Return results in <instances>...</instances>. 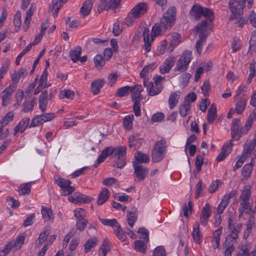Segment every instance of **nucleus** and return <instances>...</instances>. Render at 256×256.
Instances as JSON below:
<instances>
[{
  "label": "nucleus",
  "mask_w": 256,
  "mask_h": 256,
  "mask_svg": "<svg viewBox=\"0 0 256 256\" xmlns=\"http://www.w3.org/2000/svg\"><path fill=\"white\" fill-rule=\"evenodd\" d=\"M126 147L125 146H121L116 148H114L112 146L106 148L102 150V153L99 156L94 166L95 168L98 167V165L109 156L112 158L118 156V160L114 162L113 166L122 168L124 167L126 163Z\"/></svg>",
  "instance_id": "1"
},
{
  "label": "nucleus",
  "mask_w": 256,
  "mask_h": 256,
  "mask_svg": "<svg viewBox=\"0 0 256 256\" xmlns=\"http://www.w3.org/2000/svg\"><path fill=\"white\" fill-rule=\"evenodd\" d=\"M176 18V8L174 6L170 7L164 14L160 20V24H155L152 28V32L155 36H159L168 29H170L174 25Z\"/></svg>",
  "instance_id": "2"
},
{
  "label": "nucleus",
  "mask_w": 256,
  "mask_h": 256,
  "mask_svg": "<svg viewBox=\"0 0 256 256\" xmlns=\"http://www.w3.org/2000/svg\"><path fill=\"white\" fill-rule=\"evenodd\" d=\"M245 4L246 0H230L228 2L229 8L232 12L230 20H233L239 19L238 24L240 28L248 22V20L242 18Z\"/></svg>",
  "instance_id": "3"
},
{
  "label": "nucleus",
  "mask_w": 256,
  "mask_h": 256,
  "mask_svg": "<svg viewBox=\"0 0 256 256\" xmlns=\"http://www.w3.org/2000/svg\"><path fill=\"white\" fill-rule=\"evenodd\" d=\"M256 114L254 112L248 116L244 128H243L240 124V120L238 118H234L232 122L231 132L232 138L235 140H238L241 137L242 134H246L251 128V126L254 118H255Z\"/></svg>",
  "instance_id": "4"
},
{
  "label": "nucleus",
  "mask_w": 256,
  "mask_h": 256,
  "mask_svg": "<svg viewBox=\"0 0 256 256\" xmlns=\"http://www.w3.org/2000/svg\"><path fill=\"white\" fill-rule=\"evenodd\" d=\"M148 6L146 3L140 2L136 4L128 13L125 19V24L128 26L133 24L136 19L140 18L146 12Z\"/></svg>",
  "instance_id": "5"
},
{
  "label": "nucleus",
  "mask_w": 256,
  "mask_h": 256,
  "mask_svg": "<svg viewBox=\"0 0 256 256\" xmlns=\"http://www.w3.org/2000/svg\"><path fill=\"white\" fill-rule=\"evenodd\" d=\"M164 78L160 76H156L154 78L156 90H154V83L152 82H148L147 79H144V85L146 88L148 94L150 96H154L159 94L162 90L163 87L162 82Z\"/></svg>",
  "instance_id": "6"
},
{
  "label": "nucleus",
  "mask_w": 256,
  "mask_h": 256,
  "mask_svg": "<svg viewBox=\"0 0 256 256\" xmlns=\"http://www.w3.org/2000/svg\"><path fill=\"white\" fill-rule=\"evenodd\" d=\"M166 148V142L164 139L157 141L152 152V160L158 162L164 157Z\"/></svg>",
  "instance_id": "7"
},
{
  "label": "nucleus",
  "mask_w": 256,
  "mask_h": 256,
  "mask_svg": "<svg viewBox=\"0 0 256 256\" xmlns=\"http://www.w3.org/2000/svg\"><path fill=\"white\" fill-rule=\"evenodd\" d=\"M192 60V52L186 50L180 56L176 62V67L175 71L184 72L186 71L188 64Z\"/></svg>",
  "instance_id": "8"
},
{
  "label": "nucleus",
  "mask_w": 256,
  "mask_h": 256,
  "mask_svg": "<svg viewBox=\"0 0 256 256\" xmlns=\"http://www.w3.org/2000/svg\"><path fill=\"white\" fill-rule=\"evenodd\" d=\"M54 181L62 188L64 196L70 194L75 190L74 187L70 186L72 182L70 180H66L58 176H55Z\"/></svg>",
  "instance_id": "9"
},
{
  "label": "nucleus",
  "mask_w": 256,
  "mask_h": 256,
  "mask_svg": "<svg viewBox=\"0 0 256 256\" xmlns=\"http://www.w3.org/2000/svg\"><path fill=\"white\" fill-rule=\"evenodd\" d=\"M25 238L23 236H18L15 240L10 241L8 242L5 248L1 250L2 256H5L8 254L12 249L15 250H19L21 248L22 246L24 244Z\"/></svg>",
  "instance_id": "10"
},
{
  "label": "nucleus",
  "mask_w": 256,
  "mask_h": 256,
  "mask_svg": "<svg viewBox=\"0 0 256 256\" xmlns=\"http://www.w3.org/2000/svg\"><path fill=\"white\" fill-rule=\"evenodd\" d=\"M153 34L150 36V30L148 28H144L142 32L144 36V42L145 49L147 52H149L151 48V42H152L155 37L156 36L154 35V34L152 31V34Z\"/></svg>",
  "instance_id": "11"
},
{
  "label": "nucleus",
  "mask_w": 256,
  "mask_h": 256,
  "mask_svg": "<svg viewBox=\"0 0 256 256\" xmlns=\"http://www.w3.org/2000/svg\"><path fill=\"white\" fill-rule=\"evenodd\" d=\"M16 88L14 85L10 84V86L4 89L2 92V106H6L9 103V99L10 98L12 93L16 90Z\"/></svg>",
  "instance_id": "12"
},
{
  "label": "nucleus",
  "mask_w": 256,
  "mask_h": 256,
  "mask_svg": "<svg viewBox=\"0 0 256 256\" xmlns=\"http://www.w3.org/2000/svg\"><path fill=\"white\" fill-rule=\"evenodd\" d=\"M176 60L175 57L173 56H169L161 66L160 68V72L162 74L168 73L170 72L171 68L174 65Z\"/></svg>",
  "instance_id": "13"
},
{
  "label": "nucleus",
  "mask_w": 256,
  "mask_h": 256,
  "mask_svg": "<svg viewBox=\"0 0 256 256\" xmlns=\"http://www.w3.org/2000/svg\"><path fill=\"white\" fill-rule=\"evenodd\" d=\"M142 88L140 84H136L130 87V92H132V101L141 100L143 99V96L141 94Z\"/></svg>",
  "instance_id": "14"
},
{
  "label": "nucleus",
  "mask_w": 256,
  "mask_h": 256,
  "mask_svg": "<svg viewBox=\"0 0 256 256\" xmlns=\"http://www.w3.org/2000/svg\"><path fill=\"white\" fill-rule=\"evenodd\" d=\"M196 31L198 34V36L206 38L210 32L208 30V22L206 20H202L196 27Z\"/></svg>",
  "instance_id": "15"
},
{
  "label": "nucleus",
  "mask_w": 256,
  "mask_h": 256,
  "mask_svg": "<svg viewBox=\"0 0 256 256\" xmlns=\"http://www.w3.org/2000/svg\"><path fill=\"white\" fill-rule=\"evenodd\" d=\"M133 166L134 169V174L137 178L140 180H143L148 174V169L136 162L134 163Z\"/></svg>",
  "instance_id": "16"
},
{
  "label": "nucleus",
  "mask_w": 256,
  "mask_h": 256,
  "mask_svg": "<svg viewBox=\"0 0 256 256\" xmlns=\"http://www.w3.org/2000/svg\"><path fill=\"white\" fill-rule=\"evenodd\" d=\"M210 207L208 204H206L202 208L200 216V223L204 226H206L208 223V219L210 216Z\"/></svg>",
  "instance_id": "17"
},
{
  "label": "nucleus",
  "mask_w": 256,
  "mask_h": 256,
  "mask_svg": "<svg viewBox=\"0 0 256 256\" xmlns=\"http://www.w3.org/2000/svg\"><path fill=\"white\" fill-rule=\"evenodd\" d=\"M105 80L104 79H98L93 81L90 86V88L94 94H98L100 89L103 87Z\"/></svg>",
  "instance_id": "18"
},
{
  "label": "nucleus",
  "mask_w": 256,
  "mask_h": 256,
  "mask_svg": "<svg viewBox=\"0 0 256 256\" xmlns=\"http://www.w3.org/2000/svg\"><path fill=\"white\" fill-rule=\"evenodd\" d=\"M30 118L28 117L24 118L15 127L14 129V135H16L18 132H24L30 123Z\"/></svg>",
  "instance_id": "19"
},
{
  "label": "nucleus",
  "mask_w": 256,
  "mask_h": 256,
  "mask_svg": "<svg viewBox=\"0 0 256 256\" xmlns=\"http://www.w3.org/2000/svg\"><path fill=\"white\" fill-rule=\"evenodd\" d=\"M92 1L90 0H86L80 9V14L83 17H85L89 14L92 8Z\"/></svg>",
  "instance_id": "20"
},
{
  "label": "nucleus",
  "mask_w": 256,
  "mask_h": 256,
  "mask_svg": "<svg viewBox=\"0 0 256 256\" xmlns=\"http://www.w3.org/2000/svg\"><path fill=\"white\" fill-rule=\"evenodd\" d=\"M110 196V192L106 188H104L102 192L98 194L97 200L98 205H102L104 203Z\"/></svg>",
  "instance_id": "21"
},
{
  "label": "nucleus",
  "mask_w": 256,
  "mask_h": 256,
  "mask_svg": "<svg viewBox=\"0 0 256 256\" xmlns=\"http://www.w3.org/2000/svg\"><path fill=\"white\" fill-rule=\"evenodd\" d=\"M216 117V106L214 103L212 104L208 110V114L207 116L208 122L210 124H212Z\"/></svg>",
  "instance_id": "22"
},
{
  "label": "nucleus",
  "mask_w": 256,
  "mask_h": 256,
  "mask_svg": "<svg viewBox=\"0 0 256 256\" xmlns=\"http://www.w3.org/2000/svg\"><path fill=\"white\" fill-rule=\"evenodd\" d=\"M28 72L26 70L22 68L18 71L17 72H16L12 75V80L15 84H16L18 82L21 78L26 76Z\"/></svg>",
  "instance_id": "23"
},
{
  "label": "nucleus",
  "mask_w": 256,
  "mask_h": 256,
  "mask_svg": "<svg viewBox=\"0 0 256 256\" xmlns=\"http://www.w3.org/2000/svg\"><path fill=\"white\" fill-rule=\"evenodd\" d=\"M146 243L140 240H136L134 242V249L138 252L146 254L147 248Z\"/></svg>",
  "instance_id": "24"
},
{
  "label": "nucleus",
  "mask_w": 256,
  "mask_h": 256,
  "mask_svg": "<svg viewBox=\"0 0 256 256\" xmlns=\"http://www.w3.org/2000/svg\"><path fill=\"white\" fill-rule=\"evenodd\" d=\"M41 213L42 218L44 219V222H48L51 220H53L54 216L51 208L42 206L41 210Z\"/></svg>",
  "instance_id": "25"
},
{
  "label": "nucleus",
  "mask_w": 256,
  "mask_h": 256,
  "mask_svg": "<svg viewBox=\"0 0 256 256\" xmlns=\"http://www.w3.org/2000/svg\"><path fill=\"white\" fill-rule=\"evenodd\" d=\"M136 210L135 208H132L130 211L128 212L127 218L128 224L131 227H132L135 222L137 220V214H136Z\"/></svg>",
  "instance_id": "26"
},
{
  "label": "nucleus",
  "mask_w": 256,
  "mask_h": 256,
  "mask_svg": "<svg viewBox=\"0 0 256 256\" xmlns=\"http://www.w3.org/2000/svg\"><path fill=\"white\" fill-rule=\"evenodd\" d=\"M82 50L80 46H77L70 52V56L74 62L78 61V58L82 53Z\"/></svg>",
  "instance_id": "27"
},
{
  "label": "nucleus",
  "mask_w": 256,
  "mask_h": 256,
  "mask_svg": "<svg viewBox=\"0 0 256 256\" xmlns=\"http://www.w3.org/2000/svg\"><path fill=\"white\" fill-rule=\"evenodd\" d=\"M34 10V7L33 4H32L29 10L26 13L25 21L24 22V28H25L26 30L28 28L31 20V17L33 14Z\"/></svg>",
  "instance_id": "28"
},
{
  "label": "nucleus",
  "mask_w": 256,
  "mask_h": 256,
  "mask_svg": "<svg viewBox=\"0 0 256 256\" xmlns=\"http://www.w3.org/2000/svg\"><path fill=\"white\" fill-rule=\"evenodd\" d=\"M191 108V104L187 101H184V102L180 106V113L182 116L184 117L190 113Z\"/></svg>",
  "instance_id": "29"
},
{
  "label": "nucleus",
  "mask_w": 256,
  "mask_h": 256,
  "mask_svg": "<svg viewBox=\"0 0 256 256\" xmlns=\"http://www.w3.org/2000/svg\"><path fill=\"white\" fill-rule=\"evenodd\" d=\"M74 196H76L75 199L76 200V204L88 203L90 202L92 200V198H88L86 195L82 194L79 192L74 193Z\"/></svg>",
  "instance_id": "30"
},
{
  "label": "nucleus",
  "mask_w": 256,
  "mask_h": 256,
  "mask_svg": "<svg viewBox=\"0 0 256 256\" xmlns=\"http://www.w3.org/2000/svg\"><path fill=\"white\" fill-rule=\"evenodd\" d=\"M177 93L178 92H172L169 98L168 104L171 110L173 109L176 106L180 98V94ZM178 93H180V92H178Z\"/></svg>",
  "instance_id": "31"
},
{
  "label": "nucleus",
  "mask_w": 256,
  "mask_h": 256,
  "mask_svg": "<svg viewBox=\"0 0 256 256\" xmlns=\"http://www.w3.org/2000/svg\"><path fill=\"white\" fill-rule=\"evenodd\" d=\"M253 164L252 162L245 164L242 170V174L244 178L246 180L250 177L252 170Z\"/></svg>",
  "instance_id": "32"
},
{
  "label": "nucleus",
  "mask_w": 256,
  "mask_h": 256,
  "mask_svg": "<svg viewBox=\"0 0 256 256\" xmlns=\"http://www.w3.org/2000/svg\"><path fill=\"white\" fill-rule=\"evenodd\" d=\"M203 7L197 4L194 5L191 10V14L196 19H200L202 16Z\"/></svg>",
  "instance_id": "33"
},
{
  "label": "nucleus",
  "mask_w": 256,
  "mask_h": 256,
  "mask_svg": "<svg viewBox=\"0 0 256 256\" xmlns=\"http://www.w3.org/2000/svg\"><path fill=\"white\" fill-rule=\"evenodd\" d=\"M246 102L247 99L245 98H242L236 104V110L238 114H242L244 110Z\"/></svg>",
  "instance_id": "34"
},
{
  "label": "nucleus",
  "mask_w": 256,
  "mask_h": 256,
  "mask_svg": "<svg viewBox=\"0 0 256 256\" xmlns=\"http://www.w3.org/2000/svg\"><path fill=\"white\" fill-rule=\"evenodd\" d=\"M222 227L220 226L214 232V237L213 238L212 242L214 248H218L220 246V236L222 234Z\"/></svg>",
  "instance_id": "35"
},
{
  "label": "nucleus",
  "mask_w": 256,
  "mask_h": 256,
  "mask_svg": "<svg viewBox=\"0 0 256 256\" xmlns=\"http://www.w3.org/2000/svg\"><path fill=\"white\" fill-rule=\"evenodd\" d=\"M134 115L130 114L125 116L123 120V125L126 129L130 130L132 126Z\"/></svg>",
  "instance_id": "36"
},
{
  "label": "nucleus",
  "mask_w": 256,
  "mask_h": 256,
  "mask_svg": "<svg viewBox=\"0 0 256 256\" xmlns=\"http://www.w3.org/2000/svg\"><path fill=\"white\" fill-rule=\"evenodd\" d=\"M251 191L248 186H246L244 188L243 192L240 197L242 200V202H248L250 197Z\"/></svg>",
  "instance_id": "37"
},
{
  "label": "nucleus",
  "mask_w": 256,
  "mask_h": 256,
  "mask_svg": "<svg viewBox=\"0 0 256 256\" xmlns=\"http://www.w3.org/2000/svg\"><path fill=\"white\" fill-rule=\"evenodd\" d=\"M100 222L105 226H115L116 228H120V226L115 219H104L99 218Z\"/></svg>",
  "instance_id": "38"
},
{
  "label": "nucleus",
  "mask_w": 256,
  "mask_h": 256,
  "mask_svg": "<svg viewBox=\"0 0 256 256\" xmlns=\"http://www.w3.org/2000/svg\"><path fill=\"white\" fill-rule=\"evenodd\" d=\"M136 160L141 163L147 162L149 161V156L141 152H138L135 154Z\"/></svg>",
  "instance_id": "39"
},
{
  "label": "nucleus",
  "mask_w": 256,
  "mask_h": 256,
  "mask_svg": "<svg viewBox=\"0 0 256 256\" xmlns=\"http://www.w3.org/2000/svg\"><path fill=\"white\" fill-rule=\"evenodd\" d=\"M196 226L194 228L192 235L193 238L195 242L199 243L200 241L202 235L200 232L199 224L198 222L195 223Z\"/></svg>",
  "instance_id": "40"
},
{
  "label": "nucleus",
  "mask_w": 256,
  "mask_h": 256,
  "mask_svg": "<svg viewBox=\"0 0 256 256\" xmlns=\"http://www.w3.org/2000/svg\"><path fill=\"white\" fill-rule=\"evenodd\" d=\"M44 122H45L44 120V119L42 115L40 116H36L32 119L31 123L29 126V128H32L38 126Z\"/></svg>",
  "instance_id": "41"
},
{
  "label": "nucleus",
  "mask_w": 256,
  "mask_h": 256,
  "mask_svg": "<svg viewBox=\"0 0 256 256\" xmlns=\"http://www.w3.org/2000/svg\"><path fill=\"white\" fill-rule=\"evenodd\" d=\"M21 13L20 11H17L14 16V24L15 26V30L18 32L22 25Z\"/></svg>",
  "instance_id": "42"
},
{
  "label": "nucleus",
  "mask_w": 256,
  "mask_h": 256,
  "mask_svg": "<svg viewBox=\"0 0 256 256\" xmlns=\"http://www.w3.org/2000/svg\"><path fill=\"white\" fill-rule=\"evenodd\" d=\"M138 233L140 234V238L144 239L146 242L149 241V232L148 230L144 228H140L138 230Z\"/></svg>",
  "instance_id": "43"
},
{
  "label": "nucleus",
  "mask_w": 256,
  "mask_h": 256,
  "mask_svg": "<svg viewBox=\"0 0 256 256\" xmlns=\"http://www.w3.org/2000/svg\"><path fill=\"white\" fill-rule=\"evenodd\" d=\"M94 62L98 70H100L105 64L104 60L101 54H97L94 58Z\"/></svg>",
  "instance_id": "44"
},
{
  "label": "nucleus",
  "mask_w": 256,
  "mask_h": 256,
  "mask_svg": "<svg viewBox=\"0 0 256 256\" xmlns=\"http://www.w3.org/2000/svg\"><path fill=\"white\" fill-rule=\"evenodd\" d=\"M256 146V136H255V138L253 140L251 144L248 146L246 148L244 149L243 152V154L244 156H246V157H248L251 152Z\"/></svg>",
  "instance_id": "45"
},
{
  "label": "nucleus",
  "mask_w": 256,
  "mask_h": 256,
  "mask_svg": "<svg viewBox=\"0 0 256 256\" xmlns=\"http://www.w3.org/2000/svg\"><path fill=\"white\" fill-rule=\"evenodd\" d=\"M198 38L199 39L196 44V48L198 54H200L202 52V46L206 43V38L198 36Z\"/></svg>",
  "instance_id": "46"
},
{
  "label": "nucleus",
  "mask_w": 256,
  "mask_h": 256,
  "mask_svg": "<svg viewBox=\"0 0 256 256\" xmlns=\"http://www.w3.org/2000/svg\"><path fill=\"white\" fill-rule=\"evenodd\" d=\"M130 86H125L122 88H120L118 89L117 90L116 96L118 97H122L128 95L129 92H130Z\"/></svg>",
  "instance_id": "47"
},
{
  "label": "nucleus",
  "mask_w": 256,
  "mask_h": 256,
  "mask_svg": "<svg viewBox=\"0 0 256 256\" xmlns=\"http://www.w3.org/2000/svg\"><path fill=\"white\" fill-rule=\"evenodd\" d=\"M98 242L97 238H94L92 239H90L86 241V242L85 244V252H88L91 248L93 247H94L96 244V242Z\"/></svg>",
  "instance_id": "48"
},
{
  "label": "nucleus",
  "mask_w": 256,
  "mask_h": 256,
  "mask_svg": "<svg viewBox=\"0 0 256 256\" xmlns=\"http://www.w3.org/2000/svg\"><path fill=\"white\" fill-rule=\"evenodd\" d=\"M202 16L208 19L210 22H212L214 19L213 12L208 8L203 7Z\"/></svg>",
  "instance_id": "49"
},
{
  "label": "nucleus",
  "mask_w": 256,
  "mask_h": 256,
  "mask_svg": "<svg viewBox=\"0 0 256 256\" xmlns=\"http://www.w3.org/2000/svg\"><path fill=\"white\" fill-rule=\"evenodd\" d=\"M60 98H64L73 100L74 98V92L70 90H62L60 92Z\"/></svg>",
  "instance_id": "50"
},
{
  "label": "nucleus",
  "mask_w": 256,
  "mask_h": 256,
  "mask_svg": "<svg viewBox=\"0 0 256 256\" xmlns=\"http://www.w3.org/2000/svg\"><path fill=\"white\" fill-rule=\"evenodd\" d=\"M48 76V72L46 70H44L40 80L39 84L40 86L44 88H48L50 86V84H46Z\"/></svg>",
  "instance_id": "51"
},
{
  "label": "nucleus",
  "mask_w": 256,
  "mask_h": 256,
  "mask_svg": "<svg viewBox=\"0 0 256 256\" xmlns=\"http://www.w3.org/2000/svg\"><path fill=\"white\" fill-rule=\"evenodd\" d=\"M88 223V220L85 218L77 219L76 222V229L82 232L86 228Z\"/></svg>",
  "instance_id": "52"
},
{
  "label": "nucleus",
  "mask_w": 256,
  "mask_h": 256,
  "mask_svg": "<svg viewBox=\"0 0 256 256\" xmlns=\"http://www.w3.org/2000/svg\"><path fill=\"white\" fill-rule=\"evenodd\" d=\"M110 250V244L108 241V240L106 238H105L104 240V242L102 245L101 246L100 250L99 252L100 251H102L103 253L104 256H106V254Z\"/></svg>",
  "instance_id": "53"
},
{
  "label": "nucleus",
  "mask_w": 256,
  "mask_h": 256,
  "mask_svg": "<svg viewBox=\"0 0 256 256\" xmlns=\"http://www.w3.org/2000/svg\"><path fill=\"white\" fill-rule=\"evenodd\" d=\"M34 104V100L26 102L23 104V108L22 111L24 112H28L32 111L33 110Z\"/></svg>",
  "instance_id": "54"
},
{
  "label": "nucleus",
  "mask_w": 256,
  "mask_h": 256,
  "mask_svg": "<svg viewBox=\"0 0 256 256\" xmlns=\"http://www.w3.org/2000/svg\"><path fill=\"white\" fill-rule=\"evenodd\" d=\"M152 256H166V252L163 246H158L154 250Z\"/></svg>",
  "instance_id": "55"
},
{
  "label": "nucleus",
  "mask_w": 256,
  "mask_h": 256,
  "mask_svg": "<svg viewBox=\"0 0 256 256\" xmlns=\"http://www.w3.org/2000/svg\"><path fill=\"white\" fill-rule=\"evenodd\" d=\"M240 206L243 209L244 211L247 210L246 213L248 214H252V206L250 202H242L240 204Z\"/></svg>",
  "instance_id": "56"
},
{
  "label": "nucleus",
  "mask_w": 256,
  "mask_h": 256,
  "mask_svg": "<svg viewBox=\"0 0 256 256\" xmlns=\"http://www.w3.org/2000/svg\"><path fill=\"white\" fill-rule=\"evenodd\" d=\"M182 209L184 211V216L188 218L189 216L188 211H189L190 213L191 214L192 210V205L191 201L188 202V206H187L186 204L184 203V204Z\"/></svg>",
  "instance_id": "57"
},
{
  "label": "nucleus",
  "mask_w": 256,
  "mask_h": 256,
  "mask_svg": "<svg viewBox=\"0 0 256 256\" xmlns=\"http://www.w3.org/2000/svg\"><path fill=\"white\" fill-rule=\"evenodd\" d=\"M228 203L229 202L226 200L224 199V198L223 197L220 203L218 206V214H222L225 208L228 206Z\"/></svg>",
  "instance_id": "58"
},
{
  "label": "nucleus",
  "mask_w": 256,
  "mask_h": 256,
  "mask_svg": "<svg viewBox=\"0 0 256 256\" xmlns=\"http://www.w3.org/2000/svg\"><path fill=\"white\" fill-rule=\"evenodd\" d=\"M154 66V63L150 64L148 65L145 66L140 72V76L144 78L148 73L149 70H152Z\"/></svg>",
  "instance_id": "59"
},
{
  "label": "nucleus",
  "mask_w": 256,
  "mask_h": 256,
  "mask_svg": "<svg viewBox=\"0 0 256 256\" xmlns=\"http://www.w3.org/2000/svg\"><path fill=\"white\" fill-rule=\"evenodd\" d=\"M74 216L77 219H82L86 217V213L84 210L82 208H78L74 211Z\"/></svg>",
  "instance_id": "60"
},
{
  "label": "nucleus",
  "mask_w": 256,
  "mask_h": 256,
  "mask_svg": "<svg viewBox=\"0 0 256 256\" xmlns=\"http://www.w3.org/2000/svg\"><path fill=\"white\" fill-rule=\"evenodd\" d=\"M120 1L121 0H110L108 4L106 10L117 8L120 5Z\"/></svg>",
  "instance_id": "61"
},
{
  "label": "nucleus",
  "mask_w": 256,
  "mask_h": 256,
  "mask_svg": "<svg viewBox=\"0 0 256 256\" xmlns=\"http://www.w3.org/2000/svg\"><path fill=\"white\" fill-rule=\"evenodd\" d=\"M222 184L220 180H216L215 182H212L210 184L208 188V191L210 193H214L218 188V186Z\"/></svg>",
  "instance_id": "62"
},
{
  "label": "nucleus",
  "mask_w": 256,
  "mask_h": 256,
  "mask_svg": "<svg viewBox=\"0 0 256 256\" xmlns=\"http://www.w3.org/2000/svg\"><path fill=\"white\" fill-rule=\"evenodd\" d=\"M180 35L178 33H173L171 36V43L174 46H177L180 41Z\"/></svg>",
  "instance_id": "63"
},
{
  "label": "nucleus",
  "mask_w": 256,
  "mask_h": 256,
  "mask_svg": "<svg viewBox=\"0 0 256 256\" xmlns=\"http://www.w3.org/2000/svg\"><path fill=\"white\" fill-rule=\"evenodd\" d=\"M228 247L224 252V256H232V254L234 250V244L230 242L227 243Z\"/></svg>",
  "instance_id": "64"
}]
</instances>
